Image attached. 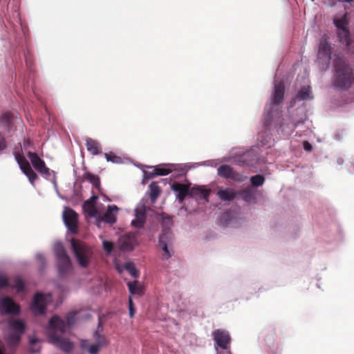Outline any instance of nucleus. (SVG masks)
Instances as JSON below:
<instances>
[{
	"instance_id": "412c9836",
	"label": "nucleus",
	"mask_w": 354,
	"mask_h": 354,
	"mask_svg": "<svg viewBox=\"0 0 354 354\" xmlns=\"http://www.w3.org/2000/svg\"><path fill=\"white\" fill-rule=\"evenodd\" d=\"M138 244L136 234L129 233L122 236L119 239V245L123 251H131Z\"/></svg>"
},
{
	"instance_id": "473e14b6",
	"label": "nucleus",
	"mask_w": 354,
	"mask_h": 354,
	"mask_svg": "<svg viewBox=\"0 0 354 354\" xmlns=\"http://www.w3.org/2000/svg\"><path fill=\"white\" fill-rule=\"evenodd\" d=\"M160 192L158 185L153 183L149 185V196L152 202H154Z\"/></svg>"
},
{
	"instance_id": "dca6fc26",
	"label": "nucleus",
	"mask_w": 354,
	"mask_h": 354,
	"mask_svg": "<svg viewBox=\"0 0 354 354\" xmlns=\"http://www.w3.org/2000/svg\"><path fill=\"white\" fill-rule=\"evenodd\" d=\"M19 306L8 296L0 294V314L15 315L19 313Z\"/></svg>"
},
{
	"instance_id": "c85d7f7f",
	"label": "nucleus",
	"mask_w": 354,
	"mask_h": 354,
	"mask_svg": "<svg viewBox=\"0 0 354 354\" xmlns=\"http://www.w3.org/2000/svg\"><path fill=\"white\" fill-rule=\"evenodd\" d=\"M330 54V46L325 38H323L319 44V55L323 58H328Z\"/></svg>"
},
{
	"instance_id": "39448f33",
	"label": "nucleus",
	"mask_w": 354,
	"mask_h": 354,
	"mask_svg": "<svg viewBox=\"0 0 354 354\" xmlns=\"http://www.w3.org/2000/svg\"><path fill=\"white\" fill-rule=\"evenodd\" d=\"M102 318L99 317L98 326L92 335V340L82 339L80 346L82 350L86 351L88 354H100V351L110 344L109 339L103 333Z\"/></svg>"
},
{
	"instance_id": "9d476101",
	"label": "nucleus",
	"mask_w": 354,
	"mask_h": 354,
	"mask_svg": "<svg viewBox=\"0 0 354 354\" xmlns=\"http://www.w3.org/2000/svg\"><path fill=\"white\" fill-rule=\"evenodd\" d=\"M50 292H37L32 297L30 304L31 312L35 315H42L46 313V308L53 302Z\"/></svg>"
},
{
	"instance_id": "5701e85b",
	"label": "nucleus",
	"mask_w": 354,
	"mask_h": 354,
	"mask_svg": "<svg viewBox=\"0 0 354 354\" xmlns=\"http://www.w3.org/2000/svg\"><path fill=\"white\" fill-rule=\"evenodd\" d=\"M313 98V95L312 93L311 87L308 84V82L306 80L304 84L299 89L296 97L292 100L291 104L295 103L297 100H310Z\"/></svg>"
},
{
	"instance_id": "4c0bfd02",
	"label": "nucleus",
	"mask_w": 354,
	"mask_h": 354,
	"mask_svg": "<svg viewBox=\"0 0 354 354\" xmlns=\"http://www.w3.org/2000/svg\"><path fill=\"white\" fill-rule=\"evenodd\" d=\"M36 259L39 262V263H40L41 269H44V264L46 262V259H45V257L44 256V254L41 253H37L36 254Z\"/></svg>"
},
{
	"instance_id": "0eeeda50",
	"label": "nucleus",
	"mask_w": 354,
	"mask_h": 354,
	"mask_svg": "<svg viewBox=\"0 0 354 354\" xmlns=\"http://www.w3.org/2000/svg\"><path fill=\"white\" fill-rule=\"evenodd\" d=\"M189 185V184L179 183H174L171 185V189L174 192L180 203H183L187 195L207 201L209 196L208 190L201 187H193L190 188Z\"/></svg>"
},
{
	"instance_id": "aec40b11",
	"label": "nucleus",
	"mask_w": 354,
	"mask_h": 354,
	"mask_svg": "<svg viewBox=\"0 0 354 354\" xmlns=\"http://www.w3.org/2000/svg\"><path fill=\"white\" fill-rule=\"evenodd\" d=\"M212 336L215 342L214 349L230 346L231 338L227 330L217 329L213 332Z\"/></svg>"
},
{
	"instance_id": "6e6552de",
	"label": "nucleus",
	"mask_w": 354,
	"mask_h": 354,
	"mask_svg": "<svg viewBox=\"0 0 354 354\" xmlns=\"http://www.w3.org/2000/svg\"><path fill=\"white\" fill-rule=\"evenodd\" d=\"M71 245L79 265L82 268L88 267L93 257L91 248L84 242L75 239H71Z\"/></svg>"
},
{
	"instance_id": "f704fd0d",
	"label": "nucleus",
	"mask_w": 354,
	"mask_h": 354,
	"mask_svg": "<svg viewBox=\"0 0 354 354\" xmlns=\"http://www.w3.org/2000/svg\"><path fill=\"white\" fill-rule=\"evenodd\" d=\"M250 182L254 187H259L263 185L265 182V178L261 175L258 174L252 176L250 178Z\"/></svg>"
},
{
	"instance_id": "e433bc0d",
	"label": "nucleus",
	"mask_w": 354,
	"mask_h": 354,
	"mask_svg": "<svg viewBox=\"0 0 354 354\" xmlns=\"http://www.w3.org/2000/svg\"><path fill=\"white\" fill-rule=\"evenodd\" d=\"M86 179L91 183L95 187H97L99 185V178L96 176L88 174L86 176Z\"/></svg>"
},
{
	"instance_id": "4468645a",
	"label": "nucleus",
	"mask_w": 354,
	"mask_h": 354,
	"mask_svg": "<svg viewBox=\"0 0 354 354\" xmlns=\"http://www.w3.org/2000/svg\"><path fill=\"white\" fill-rule=\"evenodd\" d=\"M28 154L32 166L41 175L45 178L50 179L51 174H53L52 183L56 189V192H58L54 171H50V169L46 167L45 162L35 153L28 152Z\"/></svg>"
},
{
	"instance_id": "393cba45",
	"label": "nucleus",
	"mask_w": 354,
	"mask_h": 354,
	"mask_svg": "<svg viewBox=\"0 0 354 354\" xmlns=\"http://www.w3.org/2000/svg\"><path fill=\"white\" fill-rule=\"evenodd\" d=\"M8 287L16 290L18 294L26 292L25 282L19 276L15 277L11 283L9 281V286Z\"/></svg>"
},
{
	"instance_id": "79ce46f5",
	"label": "nucleus",
	"mask_w": 354,
	"mask_h": 354,
	"mask_svg": "<svg viewBox=\"0 0 354 354\" xmlns=\"http://www.w3.org/2000/svg\"><path fill=\"white\" fill-rule=\"evenodd\" d=\"M303 145L306 151H310L312 150V145L308 142L304 141Z\"/></svg>"
},
{
	"instance_id": "b1692460",
	"label": "nucleus",
	"mask_w": 354,
	"mask_h": 354,
	"mask_svg": "<svg viewBox=\"0 0 354 354\" xmlns=\"http://www.w3.org/2000/svg\"><path fill=\"white\" fill-rule=\"evenodd\" d=\"M117 270L122 273L124 270H127L133 277L137 278L138 277V272L133 263L128 262L124 265H120L115 263Z\"/></svg>"
},
{
	"instance_id": "9b49d317",
	"label": "nucleus",
	"mask_w": 354,
	"mask_h": 354,
	"mask_svg": "<svg viewBox=\"0 0 354 354\" xmlns=\"http://www.w3.org/2000/svg\"><path fill=\"white\" fill-rule=\"evenodd\" d=\"M266 162H268V160L259 157V149L257 147L252 148L243 153L237 160V164L248 166L256 171H262L261 165L262 163Z\"/></svg>"
},
{
	"instance_id": "7c9ffc66",
	"label": "nucleus",
	"mask_w": 354,
	"mask_h": 354,
	"mask_svg": "<svg viewBox=\"0 0 354 354\" xmlns=\"http://www.w3.org/2000/svg\"><path fill=\"white\" fill-rule=\"evenodd\" d=\"M130 293L132 295H141L142 293V287L137 281L128 282L127 283Z\"/></svg>"
},
{
	"instance_id": "6ab92c4d",
	"label": "nucleus",
	"mask_w": 354,
	"mask_h": 354,
	"mask_svg": "<svg viewBox=\"0 0 354 354\" xmlns=\"http://www.w3.org/2000/svg\"><path fill=\"white\" fill-rule=\"evenodd\" d=\"M63 220L65 225L72 233L77 231V214L71 208L65 207L63 212Z\"/></svg>"
},
{
	"instance_id": "37998d69",
	"label": "nucleus",
	"mask_w": 354,
	"mask_h": 354,
	"mask_svg": "<svg viewBox=\"0 0 354 354\" xmlns=\"http://www.w3.org/2000/svg\"><path fill=\"white\" fill-rule=\"evenodd\" d=\"M0 354H6L4 344L1 340H0Z\"/></svg>"
},
{
	"instance_id": "a211bd4d",
	"label": "nucleus",
	"mask_w": 354,
	"mask_h": 354,
	"mask_svg": "<svg viewBox=\"0 0 354 354\" xmlns=\"http://www.w3.org/2000/svg\"><path fill=\"white\" fill-rule=\"evenodd\" d=\"M15 157L22 172L28 177L29 182L33 185L34 181L37 178V176L32 169L28 160L23 155H21L19 153H15Z\"/></svg>"
},
{
	"instance_id": "ea45409f",
	"label": "nucleus",
	"mask_w": 354,
	"mask_h": 354,
	"mask_svg": "<svg viewBox=\"0 0 354 354\" xmlns=\"http://www.w3.org/2000/svg\"><path fill=\"white\" fill-rule=\"evenodd\" d=\"M7 147L6 141L3 135L0 133V151L4 150Z\"/></svg>"
},
{
	"instance_id": "2f4dec72",
	"label": "nucleus",
	"mask_w": 354,
	"mask_h": 354,
	"mask_svg": "<svg viewBox=\"0 0 354 354\" xmlns=\"http://www.w3.org/2000/svg\"><path fill=\"white\" fill-rule=\"evenodd\" d=\"M99 238L102 241V248L104 252L107 255H110L114 248L113 243L105 239L102 235H100Z\"/></svg>"
},
{
	"instance_id": "a19ab883",
	"label": "nucleus",
	"mask_w": 354,
	"mask_h": 354,
	"mask_svg": "<svg viewBox=\"0 0 354 354\" xmlns=\"http://www.w3.org/2000/svg\"><path fill=\"white\" fill-rule=\"evenodd\" d=\"M11 118L12 116L10 113H5L2 115L1 120L3 122L9 123L11 121Z\"/></svg>"
},
{
	"instance_id": "72a5a7b5",
	"label": "nucleus",
	"mask_w": 354,
	"mask_h": 354,
	"mask_svg": "<svg viewBox=\"0 0 354 354\" xmlns=\"http://www.w3.org/2000/svg\"><path fill=\"white\" fill-rule=\"evenodd\" d=\"M104 157L108 162H111L115 164H122L124 162L122 157L115 155L113 152L105 153Z\"/></svg>"
},
{
	"instance_id": "f03ea898",
	"label": "nucleus",
	"mask_w": 354,
	"mask_h": 354,
	"mask_svg": "<svg viewBox=\"0 0 354 354\" xmlns=\"http://www.w3.org/2000/svg\"><path fill=\"white\" fill-rule=\"evenodd\" d=\"M75 317V313H69L64 321L55 315L50 318L46 328L49 342L64 353H70L74 348L73 342L64 335L73 326Z\"/></svg>"
},
{
	"instance_id": "a18cd8bd",
	"label": "nucleus",
	"mask_w": 354,
	"mask_h": 354,
	"mask_svg": "<svg viewBox=\"0 0 354 354\" xmlns=\"http://www.w3.org/2000/svg\"><path fill=\"white\" fill-rule=\"evenodd\" d=\"M129 308H133V304L131 297L129 299Z\"/></svg>"
},
{
	"instance_id": "09e8293b",
	"label": "nucleus",
	"mask_w": 354,
	"mask_h": 354,
	"mask_svg": "<svg viewBox=\"0 0 354 354\" xmlns=\"http://www.w3.org/2000/svg\"><path fill=\"white\" fill-rule=\"evenodd\" d=\"M351 167H353V171H354V162L351 163Z\"/></svg>"
},
{
	"instance_id": "20e7f679",
	"label": "nucleus",
	"mask_w": 354,
	"mask_h": 354,
	"mask_svg": "<svg viewBox=\"0 0 354 354\" xmlns=\"http://www.w3.org/2000/svg\"><path fill=\"white\" fill-rule=\"evenodd\" d=\"M219 162L218 160H209L201 163H186V164H173V163H165L160 164L153 168V171L143 172L144 180L153 178L154 176H166L170 173H175L176 176H183L188 170L196 168L198 166H207L215 167L218 165Z\"/></svg>"
},
{
	"instance_id": "1a4fd4ad",
	"label": "nucleus",
	"mask_w": 354,
	"mask_h": 354,
	"mask_svg": "<svg viewBox=\"0 0 354 354\" xmlns=\"http://www.w3.org/2000/svg\"><path fill=\"white\" fill-rule=\"evenodd\" d=\"M53 250L57 258L58 273L60 277H64L73 270L71 259L62 243L56 242L54 244Z\"/></svg>"
},
{
	"instance_id": "f8f14e48",
	"label": "nucleus",
	"mask_w": 354,
	"mask_h": 354,
	"mask_svg": "<svg viewBox=\"0 0 354 354\" xmlns=\"http://www.w3.org/2000/svg\"><path fill=\"white\" fill-rule=\"evenodd\" d=\"M158 247L162 250L161 258L168 260L174 254L173 235L170 230L165 229L159 236Z\"/></svg>"
},
{
	"instance_id": "2eb2a0df",
	"label": "nucleus",
	"mask_w": 354,
	"mask_h": 354,
	"mask_svg": "<svg viewBox=\"0 0 354 354\" xmlns=\"http://www.w3.org/2000/svg\"><path fill=\"white\" fill-rule=\"evenodd\" d=\"M334 24L339 30L338 35L340 41L346 46H349L352 39L346 28L347 19L346 15L339 19H335Z\"/></svg>"
},
{
	"instance_id": "58836bf2",
	"label": "nucleus",
	"mask_w": 354,
	"mask_h": 354,
	"mask_svg": "<svg viewBox=\"0 0 354 354\" xmlns=\"http://www.w3.org/2000/svg\"><path fill=\"white\" fill-rule=\"evenodd\" d=\"M216 354H232L230 351V346H226L225 348H215Z\"/></svg>"
},
{
	"instance_id": "7ed1b4c3",
	"label": "nucleus",
	"mask_w": 354,
	"mask_h": 354,
	"mask_svg": "<svg viewBox=\"0 0 354 354\" xmlns=\"http://www.w3.org/2000/svg\"><path fill=\"white\" fill-rule=\"evenodd\" d=\"M104 205L97 201V197H93L86 201L83 209L88 217L94 218L96 225L100 228L102 223L113 224L116 221L119 208L115 205H109L107 210L104 212Z\"/></svg>"
},
{
	"instance_id": "49530a36",
	"label": "nucleus",
	"mask_w": 354,
	"mask_h": 354,
	"mask_svg": "<svg viewBox=\"0 0 354 354\" xmlns=\"http://www.w3.org/2000/svg\"><path fill=\"white\" fill-rule=\"evenodd\" d=\"M129 316L132 317L134 315V309L133 308H129Z\"/></svg>"
},
{
	"instance_id": "cd10ccee",
	"label": "nucleus",
	"mask_w": 354,
	"mask_h": 354,
	"mask_svg": "<svg viewBox=\"0 0 354 354\" xmlns=\"http://www.w3.org/2000/svg\"><path fill=\"white\" fill-rule=\"evenodd\" d=\"M217 194L221 200L230 201L236 197L237 193L231 188H227L218 190Z\"/></svg>"
},
{
	"instance_id": "c756f323",
	"label": "nucleus",
	"mask_w": 354,
	"mask_h": 354,
	"mask_svg": "<svg viewBox=\"0 0 354 354\" xmlns=\"http://www.w3.org/2000/svg\"><path fill=\"white\" fill-rule=\"evenodd\" d=\"M41 348L40 341L35 336L29 337V351L31 353H37Z\"/></svg>"
},
{
	"instance_id": "c9c22d12",
	"label": "nucleus",
	"mask_w": 354,
	"mask_h": 354,
	"mask_svg": "<svg viewBox=\"0 0 354 354\" xmlns=\"http://www.w3.org/2000/svg\"><path fill=\"white\" fill-rule=\"evenodd\" d=\"M9 286V280L6 276L0 270V289Z\"/></svg>"
},
{
	"instance_id": "c03bdc74",
	"label": "nucleus",
	"mask_w": 354,
	"mask_h": 354,
	"mask_svg": "<svg viewBox=\"0 0 354 354\" xmlns=\"http://www.w3.org/2000/svg\"><path fill=\"white\" fill-rule=\"evenodd\" d=\"M281 350V348L278 345H277V346L275 348H271V351L274 353H277L280 352Z\"/></svg>"
},
{
	"instance_id": "de8ad7c7",
	"label": "nucleus",
	"mask_w": 354,
	"mask_h": 354,
	"mask_svg": "<svg viewBox=\"0 0 354 354\" xmlns=\"http://www.w3.org/2000/svg\"><path fill=\"white\" fill-rule=\"evenodd\" d=\"M29 145H30V142H29V141H25V142H24V147H26L28 146Z\"/></svg>"
},
{
	"instance_id": "a878e982",
	"label": "nucleus",
	"mask_w": 354,
	"mask_h": 354,
	"mask_svg": "<svg viewBox=\"0 0 354 354\" xmlns=\"http://www.w3.org/2000/svg\"><path fill=\"white\" fill-rule=\"evenodd\" d=\"M239 194L243 201L250 203H256L257 197L255 195V191L251 187H245L242 189Z\"/></svg>"
},
{
	"instance_id": "bb28decb",
	"label": "nucleus",
	"mask_w": 354,
	"mask_h": 354,
	"mask_svg": "<svg viewBox=\"0 0 354 354\" xmlns=\"http://www.w3.org/2000/svg\"><path fill=\"white\" fill-rule=\"evenodd\" d=\"M86 146L87 150L93 155H97L101 151L100 145L95 140L91 138L86 139Z\"/></svg>"
},
{
	"instance_id": "423d86ee",
	"label": "nucleus",
	"mask_w": 354,
	"mask_h": 354,
	"mask_svg": "<svg viewBox=\"0 0 354 354\" xmlns=\"http://www.w3.org/2000/svg\"><path fill=\"white\" fill-rule=\"evenodd\" d=\"M334 84L341 89L348 88L354 81L353 68L342 57H337L335 63Z\"/></svg>"
},
{
	"instance_id": "4be33fe9",
	"label": "nucleus",
	"mask_w": 354,
	"mask_h": 354,
	"mask_svg": "<svg viewBox=\"0 0 354 354\" xmlns=\"http://www.w3.org/2000/svg\"><path fill=\"white\" fill-rule=\"evenodd\" d=\"M134 212L135 218L132 220L131 225L134 227L140 228L144 225L146 217V209L144 203H140L135 208Z\"/></svg>"
},
{
	"instance_id": "f257e3e1",
	"label": "nucleus",
	"mask_w": 354,
	"mask_h": 354,
	"mask_svg": "<svg viewBox=\"0 0 354 354\" xmlns=\"http://www.w3.org/2000/svg\"><path fill=\"white\" fill-rule=\"evenodd\" d=\"M285 86L281 82H274L270 102L265 106V122L268 125L274 124L277 132L288 138L292 135L294 129L306 120L304 110L295 113L291 110L292 104L286 113H281V104L283 100Z\"/></svg>"
},
{
	"instance_id": "ddd939ff",
	"label": "nucleus",
	"mask_w": 354,
	"mask_h": 354,
	"mask_svg": "<svg viewBox=\"0 0 354 354\" xmlns=\"http://www.w3.org/2000/svg\"><path fill=\"white\" fill-rule=\"evenodd\" d=\"M25 328L24 323L19 319H10L6 338L10 346L17 345L21 339Z\"/></svg>"
},
{
	"instance_id": "f3484780",
	"label": "nucleus",
	"mask_w": 354,
	"mask_h": 354,
	"mask_svg": "<svg viewBox=\"0 0 354 354\" xmlns=\"http://www.w3.org/2000/svg\"><path fill=\"white\" fill-rule=\"evenodd\" d=\"M218 175L236 182H243L247 179V176L234 171L229 165H223L217 169Z\"/></svg>"
}]
</instances>
